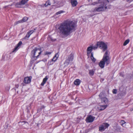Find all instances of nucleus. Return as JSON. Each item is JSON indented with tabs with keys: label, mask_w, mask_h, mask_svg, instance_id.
Listing matches in <instances>:
<instances>
[{
	"label": "nucleus",
	"mask_w": 133,
	"mask_h": 133,
	"mask_svg": "<svg viewBox=\"0 0 133 133\" xmlns=\"http://www.w3.org/2000/svg\"><path fill=\"white\" fill-rule=\"evenodd\" d=\"M76 26V24L74 22L67 20L60 24L58 29L61 35L67 37L74 30Z\"/></svg>",
	"instance_id": "f257e3e1"
},
{
	"label": "nucleus",
	"mask_w": 133,
	"mask_h": 133,
	"mask_svg": "<svg viewBox=\"0 0 133 133\" xmlns=\"http://www.w3.org/2000/svg\"><path fill=\"white\" fill-rule=\"evenodd\" d=\"M109 52L107 51L105 53L102 60L99 63V66L102 69L104 68L106 63L107 65L110 63V59L109 57Z\"/></svg>",
	"instance_id": "f03ea898"
},
{
	"label": "nucleus",
	"mask_w": 133,
	"mask_h": 133,
	"mask_svg": "<svg viewBox=\"0 0 133 133\" xmlns=\"http://www.w3.org/2000/svg\"><path fill=\"white\" fill-rule=\"evenodd\" d=\"M99 6L98 8H95L94 10L98 12L101 11H102L105 10L107 9H109L111 8V5H108L107 6L105 3H103L99 5Z\"/></svg>",
	"instance_id": "7ed1b4c3"
},
{
	"label": "nucleus",
	"mask_w": 133,
	"mask_h": 133,
	"mask_svg": "<svg viewBox=\"0 0 133 133\" xmlns=\"http://www.w3.org/2000/svg\"><path fill=\"white\" fill-rule=\"evenodd\" d=\"M99 96L101 103L103 105H107L108 103V99L105 96L104 93L103 92H101Z\"/></svg>",
	"instance_id": "20e7f679"
},
{
	"label": "nucleus",
	"mask_w": 133,
	"mask_h": 133,
	"mask_svg": "<svg viewBox=\"0 0 133 133\" xmlns=\"http://www.w3.org/2000/svg\"><path fill=\"white\" fill-rule=\"evenodd\" d=\"M97 45L92 47V49L95 50L99 47L101 48L102 49L103 51H104L107 48V45L103 42H98L97 43Z\"/></svg>",
	"instance_id": "39448f33"
},
{
	"label": "nucleus",
	"mask_w": 133,
	"mask_h": 133,
	"mask_svg": "<svg viewBox=\"0 0 133 133\" xmlns=\"http://www.w3.org/2000/svg\"><path fill=\"white\" fill-rule=\"evenodd\" d=\"M32 52L33 53V57H37L39 56L41 52L40 50L39 49H35L32 51Z\"/></svg>",
	"instance_id": "423d86ee"
},
{
	"label": "nucleus",
	"mask_w": 133,
	"mask_h": 133,
	"mask_svg": "<svg viewBox=\"0 0 133 133\" xmlns=\"http://www.w3.org/2000/svg\"><path fill=\"white\" fill-rule=\"evenodd\" d=\"M109 126V124L107 123H104L100 126L99 128V130L100 131H103Z\"/></svg>",
	"instance_id": "0eeeda50"
},
{
	"label": "nucleus",
	"mask_w": 133,
	"mask_h": 133,
	"mask_svg": "<svg viewBox=\"0 0 133 133\" xmlns=\"http://www.w3.org/2000/svg\"><path fill=\"white\" fill-rule=\"evenodd\" d=\"M95 117L91 115H89L87 117L86 119V121L87 122L90 123L93 122Z\"/></svg>",
	"instance_id": "6e6552de"
},
{
	"label": "nucleus",
	"mask_w": 133,
	"mask_h": 133,
	"mask_svg": "<svg viewBox=\"0 0 133 133\" xmlns=\"http://www.w3.org/2000/svg\"><path fill=\"white\" fill-rule=\"evenodd\" d=\"M31 79V77H26L24 78L23 81V82L25 84H28L30 82Z\"/></svg>",
	"instance_id": "1a4fd4ad"
},
{
	"label": "nucleus",
	"mask_w": 133,
	"mask_h": 133,
	"mask_svg": "<svg viewBox=\"0 0 133 133\" xmlns=\"http://www.w3.org/2000/svg\"><path fill=\"white\" fill-rule=\"evenodd\" d=\"M73 59V55L72 54H71L69 56L68 59L66 61L67 64H69V62L72 61Z\"/></svg>",
	"instance_id": "9d476101"
},
{
	"label": "nucleus",
	"mask_w": 133,
	"mask_h": 133,
	"mask_svg": "<svg viewBox=\"0 0 133 133\" xmlns=\"http://www.w3.org/2000/svg\"><path fill=\"white\" fill-rule=\"evenodd\" d=\"M22 43V42L20 41L19 42L18 44H17V46L14 49V50L12 51V52H14L17 51L19 49V46H20L21 45Z\"/></svg>",
	"instance_id": "9b49d317"
},
{
	"label": "nucleus",
	"mask_w": 133,
	"mask_h": 133,
	"mask_svg": "<svg viewBox=\"0 0 133 133\" xmlns=\"http://www.w3.org/2000/svg\"><path fill=\"white\" fill-rule=\"evenodd\" d=\"M48 76H46L45 78L43 79V81L41 84V85L42 86H43L44 84L46 83L48 79Z\"/></svg>",
	"instance_id": "f8f14e48"
},
{
	"label": "nucleus",
	"mask_w": 133,
	"mask_h": 133,
	"mask_svg": "<svg viewBox=\"0 0 133 133\" xmlns=\"http://www.w3.org/2000/svg\"><path fill=\"white\" fill-rule=\"evenodd\" d=\"M71 3L73 6H76L77 4V1L76 0H71Z\"/></svg>",
	"instance_id": "ddd939ff"
},
{
	"label": "nucleus",
	"mask_w": 133,
	"mask_h": 133,
	"mask_svg": "<svg viewBox=\"0 0 133 133\" xmlns=\"http://www.w3.org/2000/svg\"><path fill=\"white\" fill-rule=\"evenodd\" d=\"M107 107V105H103L100 106L99 110L101 111L103 110L106 108Z\"/></svg>",
	"instance_id": "4468645a"
},
{
	"label": "nucleus",
	"mask_w": 133,
	"mask_h": 133,
	"mask_svg": "<svg viewBox=\"0 0 133 133\" xmlns=\"http://www.w3.org/2000/svg\"><path fill=\"white\" fill-rule=\"evenodd\" d=\"M80 82V80L78 79H77L74 81V83L76 85H79Z\"/></svg>",
	"instance_id": "2eb2a0df"
},
{
	"label": "nucleus",
	"mask_w": 133,
	"mask_h": 133,
	"mask_svg": "<svg viewBox=\"0 0 133 133\" xmlns=\"http://www.w3.org/2000/svg\"><path fill=\"white\" fill-rule=\"evenodd\" d=\"M95 71V70L94 69L89 70V73L90 75L91 76L93 75L94 74Z\"/></svg>",
	"instance_id": "dca6fc26"
},
{
	"label": "nucleus",
	"mask_w": 133,
	"mask_h": 133,
	"mask_svg": "<svg viewBox=\"0 0 133 133\" xmlns=\"http://www.w3.org/2000/svg\"><path fill=\"white\" fill-rule=\"evenodd\" d=\"M58 57V55L57 54H55V56H54L52 59V61L55 62L57 58Z\"/></svg>",
	"instance_id": "f3484780"
},
{
	"label": "nucleus",
	"mask_w": 133,
	"mask_h": 133,
	"mask_svg": "<svg viewBox=\"0 0 133 133\" xmlns=\"http://www.w3.org/2000/svg\"><path fill=\"white\" fill-rule=\"evenodd\" d=\"M126 122L123 120H122L120 122V123L121 125L123 127H125L126 126Z\"/></svg>",
	"instance_id": "a211bd4d"
},
{
	"label": "nucleus",
	"mask_w": 133,
	"mask_h": 133,
	"mask_svg": "<svg viewBox=\"0 0 133 133\" xmlns=\"http://www.w3.org/2000/svg\"><path fill=\"white\" fill-rule=\"evenodd\" d=\"M22 5L20 2L17 3L15 4V6L17 8H20Z\"/></svg>",
	"instance_id": "6ab92c4d"
},
{
	"label": "nucleus",
	"mask_w": 133,
	"mask_h": 133,
	"mask_svg": "<svg viewBox=\"0 0 133 133\" xmlns=\"http://www.w3.org/2000/svg\"><path fill=\"white\" fill-rule=\"evenodd\" d=\"M29 0H22L20 2L22 5H24Z\"/></svg>",
	"instance_id": "aec40b11"
},
{
	"label": "nucleus",
	"mask_w": 133,
	"mask_h": 133,
	"mask_svg": "<svg viewBox=\"0 0 133 133\" xmlns=\"http://www.w3.org/2000/svg\"><path fill=\"white\" fill-rule=\"evenodd\" d=\"M92 49V47L91 46H90L88 47L87 48L88 54L90 53Z\"/></svg>",
	"instance_id": "412c9836"
},
{
	"label": "nucleus",
	"mask_w": 133,
	"mask_h": 133,
	"mask_svg": "<svg viewBox=\"0 0 133 133\" xmlns=\"http://www.w3.org/2000/svg\"><path fill=\"white\" fill-rule=\"evenodd\" d=\"M91 58L92 62H95L96 61V59L94 57L92 53H91Z\"/></svg>",
	"instance_id": "4be33fe9"
},
{
	"label": "nucleus",
	"mask_w": 133,
	"mask_h": 133,
	"mask_svg": "<svg viewBox=\"0 0 133 133\" xmlns=\"http://www.w3.org/2000/svg\"><path fill=\"white\" fill-rule=\"evenodd\" d=\"M51 4V3L50 2V1L49 0H48V1H47L44 4V5L46 7L48 5H50Z\"/></svg>",
	"instance_id": "5701e85b"
},
{
	"label": "nucleus",
	"mask_w": 133,
	"mask_h": 133,
	"mask_svg": "<svg viewBox=\"0 0 133 133\" xmlns=\"http://www.w3.org/2000/svg\"><path fill=\"white\" fill-rule=\"evenodd\" d=\"M28 19V18L26 17H23L22 19L21 20L22 22L23 23L26 22Z\"/></svg>",
	"instance_id": "b1692460"
},
{
	"label": "nucleus",
	"mask_w": 133,
	"mask_h": 133,
	"mask_svg": "<svg viewBox=\"0 0 133 133\" xmlns=\"http://www.w3.org/2000/svg\"><path fill=\"white\" fill-rule=\"evenodd\" d=\"M112 1L111 0H105L103 2L104 3H105L106 5L108 4L109 2H111Z\"/></svg>",
	"instance_id": "393cba45"
},
{
	"label": "nucleus",
	"mask_w": 133,
	"mask_h": 133,
	"mask_svg": "<svg viewBox=\"0 0 133 133\" xmlns=\"http://www.w3.org/2000/svg\"><path fill=\"white\" fill-rule=\"evenodd\" d=\"M129 39L126 40L123 43V45L124 46L126 45L129 42Z\"/></svg>",
	"instance_id": "a878e982"
},
{
	"label": "nucleus",
	"mask_w": 133,
	"mask_h": 133,
	"mask_svg": "<svg viewBox=\"0 0 133 133\" xmlns=\"http://www.w3.org/2000/svg\"><path fill=\"white\" fill-rule=\"evenodd\" d=\"M22 23V22L21 20H20L16 22H15L14 24V25H15L18 23Z\"/></svg>",
	"instance_id": "bb28decb"
},
{
	"label": "nucleus",
	"mask_w": 133,
	"mask_h": 133,
	"mask_svg": "<svg viewBox=\"0 0 133 133\" xmlns=\"http://www.w3.org/2000/svg\"><path fill=\"white\" fill-rule=\"evenodd\" d=\"M30 35V34L29 33L27 32L26 36L25 37L24 39H27L29 37Z\"/></svg>",
	"instance_id": "cd10ccee"
},
{
	"label": "nucleus",
	"mask_w": 133,
	"mask_h": 133,
	"mask_svg": "<svg viewBox=\"0 0 133 133\" xmlns=\"http://www.w3.org/2000/svg\"><path fill=\"white\" fill-rule=\"evenodd\" d=\"M48 39L49 40H51L52 41H55L56 39H53L52 37H49L48 38Z\"/></svg>",
	"instance_id": "c85d7f7f"
},
{
	"label": "nucleus",
	"mask_w": 133,
	"mask_h": 133,
	"mask_svg": "<svg viewBox=\"0 0 133 133\" xmlns=\"http://www.w3.org/2000/svg\"><path fill=\"white\" fill-rule=\"evenodd\" d=\"M64 11L61 10L57 12L56 14V15H58L62 13H64Z\"/></svg>",
	"instance_id": "c756f323"
},
{
	"label": "nucleus",
	"mask_w": 133,
	"mask_h": 133,
	"mask_svg": "<svg viewBox=\"0 0 133 133\" xmlns=\"http://www.w3.org/2000/svg\"><path fill=\"white\" fill-rule=\"evenodd\" d=\"M51 54V52H49L46 51L44 53V55H50Z\"/></svg>",
	"instance_id": "7c9ffc66"
},
{
	"label": "nucleus",
	"mask_w": 133,
	"mask_h": 133,
	"mask_svg": "<svg viewBox=\"0 0 133 133\" xmlns=\"http://www.w3.org/2000/svg\"><path fill=\"white\" fill-rule=\"evenodd\" d=\"M112 92L114 94H116L117 92V90L116 89H114L112 90Z\"/></svg>",
	"instance_id": "2f4dec72"
},
{
	"label": "nucleus",
	"mask_w": 133,
	"mask_h": 133,
	"mask_svg": "<svg viewBox=\"0 0 133 133\" xmlns=\"http://www.w3.org/2000/svg\"><path fill=\"white\" fill-rule=\"evenodd\" d=\"M34 31L33 30H31L28 32L29 33L30 35H31L33 33Z\"/></svg>",
	"instance_id": "473e14b6"
},
{
	"label": "nucleus",
	"mask_w": 133,
	"mask_h": 133,
	"mask_svg": "<svg viewBox=\"0 0 133 133\" xmlns=\"http://www.w3.org/2000/svg\"><path fill=\"white\" fill-rule=\"evenodd\" d=\"M127 2L129 3H130L133 0H126Z\"/></svg>",
	"instance_id": "72a5a7b5"
},
{
	"label": "nucleus",
	"mask_w": 133,
	"mask_h": 133,
	"mask_svg": "<svg viewBox=\"0 0 133 133\" xmlns=\"http://www.w3.org/2000/svg\"><path fill=\"white\" fill-rule=\"evenodd\" d=\"M97 3L96 2H94L93 3H92V4L93 5H95V4H97Z\"/></svg>",
	"instance_id": "f704fd0d"
},
{
	"label": "nucleus",
	"mask_w": 133,
	"mask_h": 133,
	"mask_svg": "<svg viewBox=\"0 0 133 133\" xmlns=\"http://www.w3.org/2000/svg\"><path fill=\"white\" fill-rule=\"evenodd\" d=\"M12 5H9L8 6H5L4 7L5 8H6V7H8V6H11Z\"/></svg>",
	"instance_id": "c9c22d12"
},
{
	"label": "nucleus",
	"mask_w": 133,
	"mask_h": 133,
	"mask_svg": "<svg viewBox=\"0 0 133 133\" xmlns=\"http://www.w3.org/2000/svg\"><path fill=\"white\" fill-rule=\"evenodd\" d=\"M51 2H54V3H55V1L54 0H51Z\"/></svg>",
	"instance_id": "e433bc0d"
},
{
	"label": "nucleus",
	"mask_w": 133,
	"mask_h": 133,
	"mask_svg": "<svg viewBox=\"0 0 133 133\" xmlns=\"http://www.w3.org/2000/svg\"><path fill=\"white\" fill-rule=\"evenodd\" d=\"M16 87H17V88H18V85H16Z\"/></svg>",
	"instance_id": "4c0bfd02"
},
{
	"label": "nucleus",
	"mask_w": 133,
	"mask_h": 133,
	"mask_svg": "<svg viewBox=\"0 0 133 133\" xmlns=\"http://www.w3.org/2000/svg\"><path fill=\"white\" fill-rule=\"evenodd\" d=\"M10 89L9 87H8L7 89H6L7 90H9Z\"/></svg>",
	"instance_id": "58836bf2"
},
{
	"label": "nucleus",
	"mask_w": 133,
	"mask_h": 133,
	"mask_svg": "<svg viewBox=\"0 0 133 133\" xmlns=\"http://www.w3.org/2000/svg\"><path fill=\"white\" fill-rule=\"evenodd\" d=\"M88 1L89 2H91V1H92V0H88Z\"/></svg>",
	"instance_id": "ea45409f"
},
{
	"label": "nucleus",
	"mask_w": 133,
	"mask_h": 133,
	"mask_svg": "<svg viewBox=\"0 0 133 133\" xmlns=\"http://www.w3.org/2000/svg\"><path fill=\"white\" fill-rule=\"evenodd\" d=\"M120 128H121L120 127H119L118 128V129H119V130L120 129Z\"/></svg>",
	"instance_id": "a19ab883"
},
{
	"label": "nucleus",
	"mask_w": 133,
	"mask_h": 133,
	"mask_svg": "<svg viewBox=\"0 0 133 133\" xmlns=\"http://www.w3.org/2000/svg\"><path fill=\"white\" fill-rule=\"evenodd\" d=\"M42 108H43L44 107V106H42Z\"/></svg>",
	"instance_id": "79ce46f5"
},
{
	"label": "nucleus",
	"mask_w": 133,
	"mask_h": 133,
	"mask_svg": "<svg viewBox=\"0 0 133 133\" xmlns=\"http://www.w3.org/2000/svg\"><path fill=\"white\" fill-rule=\"evenodd\" d=\"M132 110H133V109Z\"/></svg>",
	"instance_id": "37998d69"
}]
</instances>
